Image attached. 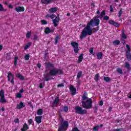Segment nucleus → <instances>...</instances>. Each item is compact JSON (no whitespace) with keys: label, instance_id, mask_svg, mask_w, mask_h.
Returning a JSON list of instances; mask_svg holds the SVG:
<instances>
[{"label":"nucleus","instance_id":"21","mask_svg":"<svg viewBox=\"0 0 131 131\" xmlns=\"http://www.w3.org/2000/svg\"><path fill=\"white\" fill-rule=\"evenodd\" d=\"M59 98L57 97L55 98V100L54 101L53 103V107H55V106H56V105H57L58 103H59Z\"/></svg>","mask_w":131,"mask_h":131},{"label":"nucleus","instance_id":"57","mask_svg":"<svg viewBox=\"0 0 131 131\" xmlns=\"http://www.w3.org/2000/svg\"><path fill=\"white\" fill-rule=\"evenodd\" d=\"M37 66L38 68H40V67H41V64H40V63H38L37 64Z\"/></svg>","mask_w":131,"mask_h":131},{"label":"nucleus","instance_id":"61","mask_svg":"<svg viewBox=\"0 0 131 131\" xmlns=\"http://www.w3.org/2000/svg\"><path fill=\"white\" fill-rule=\"evenodd\" d=\"M2 49H3V46L0 45V52L1 51H2Z\"/></svg>","mask_w":131,"mask_h":131},{"label":"nucleus","instance_id":"56","mask_svg":"<svg viewBox=\"0 0 131 131\" xmlns=\"http://www.w3.org/2000/svg\"><path fill=\"white\" fill-rule=\"evenodd\" d=\"M39 88H40V89H42V88H43V86H42V83H40Z\"/></svg>","mask_w":131,"mask_h":131},{"label":"nucleus","instance_id":"42","mask_svg":"<svg viewBox=\"0 0 131 131\" xmlns=\"http://www.w3.org/2000/svg\"><path fill=\"white\" fill-rule=\"evenodd\" d=\"M31 33H30V32H28L27 33V34H26V37L27 38H29V37H30V35H31Z\"/></svg>","mask_w":131,"mask_h":131},{"label":"nucleus","instance_id":"62","mask_svg":"<svg viewBox=\"0 0 131 131\" xmlns=\"http://www.w3.org/2000/svg\"><path fill=\"white\" fill-rule=\"evenodd\" d=\"M96 14H97L98 15H99V14H100V11L97 10L96 12Z\"/></svg>","mask_w":131,"mask_h":131},{"label":"nucleus","instance_id":"26","mask_svg":"<svg viewBox=\"0 0 131 131\" xmlns=\"http://www.w3.org/2000/svg\"><path fill=\"white\" fill-rule=\"evenodd\" d=\"M114 46H118V45H120V41L119 40H115L113 42Z\"/></svg>","mask_w":131,"mask_h":131},{"label":"nucleus","instance_id":"29","mask_svg":"<svg viewBox=\"0 0 131 131\" xmlns=\"http://www.w3.org/2000/svg\"><path fill=\"white\" fill-rule=\"evenodd\" d=\"M41 3L47 5V4H50L51 3V0H41Z\"/></svg>","mask_w":131,"mask_h":131},{"label":"nucleus","instance_id":"15","mask_svg":"<svg viewBox=\"0 0 131 131\" xmlns=\"http://www.w3.org/2000/svg\"><path fill=\"white\" fill-rule=\"evenodd\" d=\"M41 119H42V117L41 116H36L35 118L36 122L38 124L41 123Z\"/></svg>","mask_w":131,"mask_h":131},{"label":"nucleus","instance_id":"58","mask_svg":"<svg viewBox=\"0 0 131 131\" xmlns=\"http://www.w3.org/2000/svg\"><path fill=\"white\" fill-rule=\"evenodd\" d=\"M110 9H111V12H113V8H112V5L110 6Z\"/></svg>","mask_w":131,"mask_h":131},{"label":"nucleus","instance_id":"7","mask_svg":"<svg viewBox=\"0 0 131 131\" xmlns=\"http://www.w3.org/2000/svg\"><path fill=\"white\" fill-rule=\"evenodd\" d=\"M71 45L74 48V52L76 53V54H77L78 53V51H79V49H78V43L73 41L71 43Z\"/></svg>","mask_w":131,"mask_h":131},{"label":"nucleus","instance_id":"11","mask_svg":"<svg viewBox=\"0 0 131 131\" xmlns=\"http://www.w3.org/2000/svg\"><path fill=\"white\" fill-rule=\"evenodd\" d=\"M59 21H60V18L59 17H56L53 20V23L55 27H57L59 25Z\"/></svg>","mask_w":131,"mask_h":131},{"label":"nucleus","instance_id":"35","mask_svg":"<svg viewBox=\"0 0 131 131\" xmlns=\"http://www.w3.org/2000/svg\"><path fill=\"white\" fill-rule=\"evenodd\" d=\"M29 58H30V55L29 54H26L25 56V60H27L28 61L29 60Z\"/></svg>","mask_w":131,"mask_h":131},{"label":"nucleus","instance_id":"14","mask_svg":"<svg viewBox=\"0 0 131 131\" xmlns=\"http://www.w3.org/2000/svg\"><path fill=\"white\" fill-rule=\"evenodd\" d=\"M70 90L72 93V94L73 95V96L75 95V94H76V89H75L73 85H71L70 86Z\"/></svg>","mask_w":131,"mask_h":131},{"label":"nucleus","instance_id":"55","mask_svg":"<svg viewBox=\"0 0 131 131\" xmlns=\"http://www.w3.org/2000/svg\"><path fill=\"white\" fill-rule=\"evenodd\" d=\"M33 39H34V40H36V39H37V36H36V35H35L34 36V38H33Z\"/></svg>","mask_w":131,"mask_h":131},{"label":"nucleus","instance_id":"28","mask_svg":"<svg viewBox=\"0 0 131 131\" xmlns=\"http://www.w3.org/2000/svg\"><path fill=\"white\" fill-rule=\"evenodd\" d=\"M16 76H17V77L19 78V79H21V80H24V77L23 76H22L21 74H16Z\"/></svg>","mask_w":131,"mask_h":131},{"label":"nucleus","instance_id":"63","mask_svg":"<svg viewBox=\"0 0 131 131\" xmlns=\"http://www.w3.org/2000/svg\"><path fill=\"white\" fill-rule=\"evenodd\" d=\"M1 110L2 111H5V107H2Z\"/></svg>","mask_w":131,"mask_h":131},{"label":"nucleus","instance_id":"47","mask_svg":"<svg viewBox=\"0 0 131 131\" xmlns=\"http://www.w3.org/2000/svg\"><path fill=\"white\" fill-rule=\"evenodd\" d=\"M103 20H109V16H105L104 17H103Z\"/></svg>","mask_w":131,"mask_h":131},{"label":"nucleus","instance_id":"50","mask_svg":"<svg viewBox=\"0 0 131 131\" xmlns=\"http://www.w3.org/2000/svg\"><path fill=\"white\" fill-rule=\"evenodd\" d=\"M94 130H98L99 129V126H96L93 128Z\"/></svg>","mask_w":131,"mask_h":131},{"label":"nucleus","instance_id":"27","mask_svg":"<svg viewBox=\"0 0 131 131\" xmlns=\"http://www.w3.org/2000/svg\"><path fill=\"white\" fill-rule=\"evenodd\" d=\"M106 15V13H105L104 11H102L101 13H100V15H97V18H102L103 16H105Z\"/></svg>","mask_w":131,"mask_h":131},{"label":"nucleus","instance_id":"46","mask_svg":"<svg viewBox=\"0 0 131 131\" xmlns=\"http://www.w3.org/2000/svg\"><path fill=\"white\" fill-rule=\"evenodd\" d=\"M122 14V10L121 9L119 12V17H121Z\"/></svg>","mask_w":131,"mask_h":131},{"label":"nucleus","instance_id":"40","mask_svg":"<svg viewBox=\"0 0 131 131\" xmlns=\"http://www.w3.org/2000/svg\"><path fill=\"white\" fill-rule=\"evenodd\" d=\"M18 61V57L16 56L14 58V66H16L17 65V62Z\"/></svg>","mask_w":131,"mask_h":131},{"label":"nucleus","instance_id":"25","mask_svg":"<svg viewBox=\"0 0 131 131\" xmlns=\"http://www.w3.org/2000/svg\"><path fill=\"white\" fill-rule=\"evenodd\" d=\"M103 57V54L101 52H99L97 54V59L98 60H101Z\"/></svg>","mask_w":131,"mask_h":131},{"label":"nucleus","instance_id":"13","mask_svg":"<svg viewBox=\"0 0 131 131\" xmlns=\"http://www.w3.org/2000/svg\"><path fill=\"white\" fill-rule=\"evenodd\" d=\"M127 37L126 36V35H125V34L124 33V31H122V35L121 36V40L122 41V42H123V43H124V42H125L124 39H126Z\"/></svg>","mask_w":131,"mask_h":131},{"label":"nucleus","instance_id":"22","mask_svg":"<svg viewBox=\"0 0 131 131\" xmlns=\"http://www.w3.org/2000/svg\"><path fill=\"white\" fill-rule=\"evenodd\" d=\"M46 66L47 68H54V64L50 62L46 63Z\"/></svg>","mask_w":131,"mask_h":131},{"label":"nucleus","instance_id":"8","mask_svg":"<svg viewBox=\"0 0 131 131\" xmlns=\"http://www.w3.org/2000/svg\"><path fill=\"white\" fill-rule=\"evenodd\" d=\"M126 47L127 50H126V57L128 61H130L131 60V55H130V48L128 45H126Z\"/></svg>","mask_w":131,"mask_h":131},{"label":"nucleus","instance_id":"1","mask_svg":"<svg viewBox=\"0 0 131 131\" xmlns=\"http://www.w3.org/2000/svg\"><path fill=\"white\" fill-rule=\"evenodd\" d=\"M99 24H100V19L97 17H94L87 24L86 26L84 28V30H86L89 34L92 33V29H90V26H99Z\"/></svg>","mask_w":131,"mask_h":131},{"label":"nucleus","instance_id":"64","mask_svg":"<svg viewBox=\"0 0 131 131\" xmlns=\"http://www.w3.org/2000/svg\"><path fill=\"white\" fill-rule=\"evenodd\" d=\"M128 98L129 99H131V93H130V95L128 97Z\"/></svg>","mask_w":131,"mask_h":131},{"label":"nucleus","instance_id":"24","mask_svg":"<svg viewBox=\"0 0 131 131\" xmlns=\"http://www.w3.org/2000/svg\"><path fill=\"white\" fill-rule=\"evenodd\" d=\"M82 60H83V55L80 54L78 59V62L80 63L82 62Z\"/></svg>","mask_w":131,"mask_h":131},{"label":"nucleus","instance_id":"33","mask_svg":"<svg viewBox=\"0 0 131 131\" xmlns=\"http://www.w3.org/2000/svg\"><path fill=\"white\" fill-rule=\"evenodd\" d=\"M125 68L127 69H129L130 68V64L128 62H125Z\"/></svg>","mask_w":131,"mask_h":131},{"label":"nucleus","instance_id":"18","mask_svg":"<svg viewBox=\"0 0 131 131\" xmlns=\"http://www.w3.org/2000/svg\"><path fill=\"white\" fill-rule=\"evenodd\" d=\"M25 105H24V103L23 102H20L19 104H18L16 106L17 109H22V108L24 107Z\"/></svg>","mask_w":131,"mask_h":131},{"label":"nucleus","instance_id":"6","mask_svg":"<svg viewBox=\"0 0 131 131\" xmlns=\"http://www.w3.org/2000/svg\"><path fill=\"white\" fill-rule=\"evenodd\" d=\"M75 109L76 112L78 114L83 115V114H86V110H82V108H81V107L76 106Z\"/></svg>","mask_w":131,"mask_h":131},{"label":"nucleus","instance_id":"41","mask_svg":"<svg viewBox=\"0 0 131 131\" xmlns=\"http://www.w3.org/2000/svg\"><path fill=\"white\" fill-rule=\"evenodd\" d=\"M63 111H64V112H67V111H68V106H64Z\"/></svg>","mask_w":131,"mask_h":131},{"label":"nucleus","instance_id":"45","mask_svg":"<svg viewBox=\"0 0 131 131\" xmlns=\"http://www.w3.org/2000/svg\"><path fill=\"white\" fill-rule=\"evenodd\" d=\"M108 23H110V24H112V25H114V23H115V21H114V20H109Z\"/></svg>","mask_w":131,"mask_h":131},{"label":"nucleus","instance_id":"37","mask_svg":"<svg viewBox=\"0 0 131 131\" xmlns=\"http://www.w3.org/2000/svg\"><path fill=\"white\" fill-rule=\"evenodd\" d=\"M117 71L120 74H122V69H121L120 68H118V69H117Z\"/></svg>","mask_w":131,"mask_h":131},{"label":"nucleus","instance_id":"43","mask_svg":"<svg viewBox=\"0 0 131 131\" xmlns=\"http://www.w3.org/2000/svg\"><path fill=\"white\" fill-rule=\"evenodd\" d=\"M29 124H32V123L33 122V120H32V119H30L29 120H28Z\"/></svg>","mask_w":131,"mask_h":131},{"label":"nucleus","instance_id":"59","mask_svg":"<svg viewBox=\"0 0 131 131\" xmlns=\"http://www.w3.org/2000/svg\"><path fill=\"white\" fill-rule=\"evenodd\" d=\"M19 93L21 94V93H24V89H21L19 91Z\"/></svg>","mask_w":131,"mask_h":131},{"label":"nucleus","instance_id":"34","mask_svg":"<svg viewBox=\"0 0 131 131\" xmlns=\"http://www.w3.org/2000/svg\"><path fill=\"white\" fill-rule=\"evenodd\" d=\"M16 98H18L19 99L20 98H22V94L20 93H18L16 94Z\"/></svg>","mask_w":131,"mask_h":131},{"label":"nucleus","instance_id":"39","mask_svg":"<svg viewBox=\"0 0 131 131\" xmlns=\"http://www.w3.org/2000/svg\"><path fill=\"white\" fill-rule=\"evenodd\" d=\"M104 81H106L107 82H108V81H110V78L108 77H105L103 78Z\"/></svg>","mask_w":131,"mask_h":131},{"label":"nucleus","instance_id":"52","mask_svg":"<svg viewBox=\"0 0 131 131\" xmlns=\"http://www.w3.org/2000/svg\"><path fill=\"white\" fill-rule=\"evenodd\" d=\"M14 122H15V123H18L19 122V119H15L14 120Z\"/></svg>","mask_w":131,"mask_h":131},{"label":"nucleus","instance_id":"38","mask_svg":"<svg viewBox=\"0 0 131 131\" xmlns=\"http://www.w3.org/2000/svg\"><path fill=\"white\" fill-rule=\"evenodd\" d=\"M59 40V36H57L55 38V44L57 45L58 43V41Z\"/></svg>","mask_w":131,"mask_h":131},{"label":"nucleus","instance_id":"31","mask_svg":"<svg viewBox=\"0 0 131 131\" xmlns=\"http://www.w3.org/2000/svg\"><path fill=\"white\" fill-rule=\"evenodd\" d=\"M42 113H43L42 109L39 108V110H38V111H37L38 115H41V114H42Z\"/></svg>","mask_w":131,"mask_h":131},{"label":"nucleus","instance_id":"48","mask_svg":"<svg viewBox=\"0 0 131 131\" xmlns=\"http://www.w3.org/2000/svg\"><path fill=\"white\" fill-rule=\"evenodd\" d=\"M114 25L116 27H119V24L116 22H115V23L114 24Z\"/></svg>","mask_w":131,"mask_h":131},{"label":"nucleus","instance_id":"53","mask_svg":"<svg viewBox=\"0 0 131 131\" xmlns=\"http://www.w3.org/2000/svg\"><path fill=\"white\" fill-rule=\"evenodd\" d=\"M58 86L59 88H61V87H62V86H64V84H63V83L59 84L58 85Z\"/></svg>","mask_w":131,"mask_h":131},{"label":"nucleus","instance_id":"10","mask_svg":"<svg viewBox=\"0 0 131 131\" xmlns=\"http://www.w3.org/2000/svg\"><path fill=\"white\" fill-rule=\"evenodd\" d=\"M8 78L9 81H10V82H11L12 84H14V75L12 74L11 73H9Z\"/></svg>","mask_w":131,"mask_h":131},{"label":"nucleus","instance_id":"54","mask_svg":"<svg viewBox=\"0 0 131 131\" xmlns=\"http://www.w3.org/2000/svg\"><path fill=\"white\" fill-rule=\"evenodd\" d=\"M103 101H100L99 102V105H100V106H103Z\"/></svg>","mask_w":131,"mask_h":131},{"label":"nucleus","instance_id":"32","mask_svg":"<svg viewBox=\"0 0 131 131\" xmlns=\"http://www.w3.org/2000/svg\"><path fill=\"white\" fill-rule=\"evenodd\" d=\"M99 77H100V74H97L94 77L95 80L98 81L99 80Z\"/></svg>","mask_w":131,"mask_h":131},{"label":"nucleus","instance_id":"44","mask_svg":"<svg viewBox=\"0 0 131 131\" xmlns=\"http://www.w3.org/2000/svg\"><path fill=\"white\" fill-rule=\"evenodd\" d=\"M0 11H6V10L4 9V8L3 7V5H2L1 4H0Z\"/></svg>","mask_w":131,"mask_h":131},{"label":"nucleus","instance_id":"16","mask_svg":"<svg viewBox=\"0 0 131 131\" xmlns=\"http://www.w3.org/2000/svg\"><path fill=\"white\" fill-rule=\"evenodd\" d=\"M45 32L46 33V34H49V33L54 32V30H51L49 27H47L45 30Z\"/></svg>","mask_w":131,"mask_h":131},{"label":"nucleus","instance_id":"4","mask_svg":"<svg viewBox=\"0 0 131 131\" xmlns=\"http://www.w3.org/2000/svg\"><path fill=\"white\" fill-rule=\"evenodd\" d=\"M91 26H89V28L91 29V33L90 34L89 33V32H87L86 30H84V29L82 30L81 35L80 36V38L81 39H82L83 38H84V37H86L87 35H92L94 32H97L98 30H99V27H96V28H92L91 27Z\"/></svg>","mask_w":131,"mask_h":131},{"label":"nucleus","instance_id":"36","mask_svg":"<svg viewBox=\"0 0 131 131\" xmlns=\"http://www.w3.org/2000/svg\"><path fill=\"white\" fill-rule=\"evenodd\" d=\"M41 23L42 25H46L48 24V22L47 21V20H41Z\"/></svg>","mask_w":131,"mask_h":131},{"label":"nucleus","instance_id":"2","mask_svg":"<svg viewBox=\"0 0 131 131\" xmlns=\"http://www.w3.org/2000/svg\"><path fill=\"white\" fill-rule=\"evenodd\" d=\"M82 106L85 109H91L93 105V101L91 98L88 97L87 96L83 95L82 98Z\"/></svg>","mask_w":131,"mask_h":131},{"label":"nucleus","instance_id":"19","mask_svg":"<svg viewBox=\"0 0 131 131\" xmlns=\"http://www.w3.org/2000/svg\"><path fill=\"white\" fill-rule=\"evenodd\" d=\"M55 17H56V15L54 14H49L46 15L45 18H46V19H49V18H51V19H54Z\"/></svg>","mask_w":131,"mask_h":131},{"label":"nucleus","instance_id":"17","mask_svg":"<svg viewBox=\"0 0 131 131\" xmlns=\"http://www.w3.org/2000/svg\"><path fill=\"white\" fill-rule=\"evenodd\" d=\"M58 11V8L53 7L49 10V13H56Z\"/></svg>","mask_w":131,"mask_h":131},{"label":"nucleus","instance_id":"30","mask_svg":"<svg viewBox=\"0 0 131 131\" xmlns=\"http://www.w3.org/2000/svg\"><path fill=\"white\" fill-rule=\"evenodd\" d=\"M82 75V72L81 71L79 72L77 75V78L78 79H79V78H80V77H81Z\"/></svg>","mask_w":131,"mask_h":131},{"label":"nucleus","instance_id":"20","mask_svg":"<svg viewBox=\"0 0 131 131\" xmlns=\"http://www.w3.org/2000/svg\"><path fill=\"white\" fill-rule=\"evenodd\" d=\"M29 127H28V125L27 123H25L23 126V128L21 129V131H26L28 129Z\"/></svg>","mask_w":131,"mask_h":131},{"label":"nucleus","instance_id":"60","mask_svg":"<svg viewBox=\"0 0 131 131\" xmlns=\"http://www.w3.org/2000/svg\"><path fill=\"white\" fill-rule=\"evenodd\" d=\"M9 8L10 9H13V5H9Z\"/></svg>","mask_w":131,"mask_h":131},{"label":"nucleus","instance_id":"12","mask_svg":"<svg viewBox=\"0 0 131 131\" xmlns=\"http://www.w3.org/2000/svg\"><path fill=\"white\" fill-rule=\"evenodd\" d=\"M15 11H16L17 13H20V12H24V11H25V9L24 7L18 6L15 8Z\"/></svg>","mask_w":131,"mask_h":131},{"label":"nucleus","instance_id":"23","mask_svg":"<svg viewBox=\"0 0 131 131\" xmlns=\"http://www.w3.org/2000/svg\"><path fill=\"white\" fill-rule=\"evenodd\" d=\"M32 43V42H29L26 45H25V46L24 47L25 51H26V50H27V49H28V48H29V47H30V46H31Z\"/></svg>","mask_w":131,"mask_h":131},{"label":"nucleus","instance_id":"49","mask_svg":"<svg viewBox=\"0 0 131 131\" xmlns=\"http://www.w3.org/2000/svg\"><path fill=\"white\" fill-rule=\"evenodd\" d=\"M72 131H79V130L78 128H77V127H75L73 128Z\"/></svg>","mask_w":131,"mask_h":131},{"label":"nucleus","instance_id":"5","mask_svg":"<svg viewBox=\"0 0 131 131\" xmlns=\"http://www.w3.org/2000/svg\"><path fill=\"white\" fill-rule=\"evenodd\" d=\"M69 126L68 121H65L63 119H60L59 122V126L58 127V131H67V128Z\"/></svg>","mask_w":131,"mask_h":131},{"label":"nucleus","instance_id":"51","mask_svg":"<svg viewBox=\"0 0 131 131\" xmlns=\"http://www.w3.org/2000/svg\"><path fill=\"white\" fill-rule=\"evenodd\" d=\"M89 52L90 54H93V53H94V48L90 49Z\"/></svg>","mask_w":131,"mask_h":131},{"label":"nucleus","instance_id":"3","mask_svg":"<svg viewBox=\"0 0 131 131\" xmlns=\"http://www.w3.org/2000/svg\"><path fill=\"white\" fill-rule=\"evenodd\" d=\"M59 74H63V71L60 69L53 68L51 69L49 73L48 74L47 76H45L44 77L46 81H48L50 79L49 76H56V75H58Z\"/></svg>","mask_w":131,"mask_h":131},{"label":"nucleus","instance_id":"9","mask_svg":"<svg viewBox=\"0 0 131 131\" xmlns=\"http://www.w3.org/2000/svg\"><path fill=\"white\" fill-rule=\"evenodd\" d=\"M0 102L1 103H6V99H5V92L4 90L0 91Z\"/></svg>","mask_w":131,"mask_h":131}]
</instances>
